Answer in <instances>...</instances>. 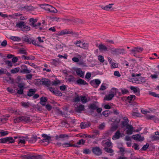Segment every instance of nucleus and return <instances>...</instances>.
Returning a JSON list of instances; mask_svg holds the SVG:
<instances>
[{"label":"nucleus","mask_w":159,"mask_h":159,"mask_svg":"<svg viewBox=\"0 0 159 159\" xmlns=\"http://www.w3.org/2000/svg\"><path fill=\"white\" fill-rule=\"evenodd\" d=\"M16 26L20 29H21L23 31H29L30 30V27L26 25V23L24 21H21L17 23Z\"/></svg>","instance_id":"obj_1"},{"label":"nucleus","mask_w":159,"mask_h":159,"mask_svg":"<svg viewBox=\"0 0 159 159\" xmlns=\"http://www.w3.org/2000/svg\"><path fill=\"white\" fill-rule=\"evenodd\" d=\"M92 151L94 154L97 156L101 155L102 153V150L99 147L97 146L92 147Z\"/></svg>","instance_id":"obj_2"},{"label":"nucleus","mask_w":159,"mask_h":159,"mask_svg":"<svg viewBox=\"0 0 159 159\" xmlns=\"http://www.w3.org/2000/svg\"><path fill=\"white\" fill-rule=\"evenodd\" d=\"M126 53L125 50L123 48H114V51H113L112 54L119 55L123 54Z\"/></svg>","instance_id":"obj_3"},{"label":"nucleus","mask_w":159,"mask_h":159,"mask_svg":"<svg viewBox=\"0 0 159 159\" xmlns=\"http://www.w3.org/2000/svg\"><path fill=\"white\" fill-rule=\"evenodd\" d=\"M29 21L30 23L29 25L35 28L36 29H38L39 27L41 25V23L39 22L37 24H35L34 22L33 21V18H31L29 20Z\"/></svg>","instance_id":"obj_4"},{"label":"nucleus","mask_w":159,"mask_h":159,"mask_svg":"<svg viewBox=\"0 0 159 159\" xmlns=\"http://www.w3.org/2000/svg\"><path fill=\"white\" fill-rule=\"evenodd\" d=\"M123 120L121 121V127L122 128H124L125 127H126L127 125H129L128 123L129 122L128 118L126 117H125L123 118Z\"/></svg>","instance_id":"obj_5"},{"label":"nucleus","mask_w":159,"mask_h":159,"mask_svg":"<svg viewBox=\"0 0 159 159\" xmlns=\"http://www.w3.org/2000/svg\"><path fill=\"white\" fill-rule=\"evenodd\" d=\"M132 138L135 140L139 141H142L144 139L143 137H141L139 134L133 135L132 136Z\"/></svg>","instance_id":"obj_6"},{"label":"nucleus","mask_w":159,"mask_h":159,"mask_svg":"<svg viewBox=\"0 0 159 159\" xmlns=\"http://www.w3.org/2000/svg\"><path fill=\"white\" fill-rule=\"evenodd\" d=\"M76 84L79 85H88V84L84 80L80 78H78V79L76 81Z\"/></svg>","instance_id":"obj_7"},{"label":"nucleus","mask_w":159,"mask_h":159,"mask_svg":"<svg viewBox=\"0 0 159 159\" xmlns=\"http://www.w3.org/2000/svg\"><path fill=\"white\" fill-rule=\"evenodd\" d=\"M143 50V48L141 47H135L130 50L132 52L136 54L137 53H140Z\"/></svg>","instance_id":"obj_8"},{"label":"nucleus","mask_w":159,"mask_h":159,"mask_svg":"<svg viewBox=\"0 0 159 159\" xmlns=\"http://www.w3.org/2000/svg\"><path fill=\"white\" fill-rule=\"evenodd\" d=\"M126 129H127L126 130V134L129 135H131L133 134L134 130V128L131 125H129L126 127Z\"/></svg>","instance_id":"obj_9"},{"label":"nucleus","mask_w":159,"mask_h":159,"mask_svg":"<svg viewBox=\"0 0 159 159\" xmlns=\"http://www.w3.org/2000/svg\"><path fill=\"white\" fill-rule=\"evenodd\" d=\"M21 67L23 70L20 71V73H29L31 72V70L28 69L27 66L25 65H22Z\"/></svg>","instance_id":"obj_10"},{"label":"nucleus","mask_w":159,"mask_h":159,"mask_svg":"<svg viewBox=\"0 0 159 159\" xmlns=\"http://www.w3.org/2000/svg\"><path fill=\"white\" fill-rule=\"evenodd\" d=\"M37 89L35 88L30 89L27 92V95H25V96L26 98H27L26 96L30 97L34 95Z\"/></svg>","instance_id":"obj_11"},{"label":"nucleus","mask_w":159,"mask_h":159,"mask_svg":"<svg viewBox=\"0 0 159 159\" xmlns=\"http://www.w3.org/2000/svg\"><path fill=\"white\" fill-rule=\"evenodd\" d=\"M100 83L101 81L98 79L93 80H91L90 82V84L93 86L94 84L97 85V86L95 87V88H97Z\"/></svg>","instance_id":"obj_12"},{"label":"nucleus","mask_w":159,"mask_h":159,"mask_svg":"<svg viewBox=\"0 0 159 159\" xmlns=\"http://www.w3.org/2000/svg\"><path fill=\"white\" fill-rule=\"evenodd\" d=\"M42 80H43L42 85L46 86L48 87L50 86L51 81L48 79L43 78L42 79Z\"/></svg>","instance_id":"obj_13"},{"label":"nucleus","mask_w":159,"mask_h":159,"mask_svg":"<svg viewBox=\"0 0 159 159\" xmlns=\"http://www.w3.org/2000/svg\"><path fill=\"white\" fill-rule=\"evenodd\" d=\"M62 147L63 148H68L70 147H74L77 148H79L80 146L75 144H71L69 143H65L62 144Z\"/></svg>","instance_id":"obj_14"},{"label":"nucleus","mask_w":159,"mask_h":159,"mask_svg":"<svg viewBox=\"0 0 159 159\" xmlns=\"http://www.w3.org/2000/svg\"><path fill=\"white\" fill-rule=\"evenodd\" d=\"M122 136L121 134L120 133L119 130H117L115 134L112 137V139L114 140L118 139L120 138V137H122Z\"/></svg>","instance_id":"obj_15"},{"label":"nucleus","mask_w":159,"mask_h":159,"mask_svg":"<svg viewBox=\"0 0 159 159\" xmlns=\"http://www.w3.org/2000/svg\"><path fill=\"white\" fill-rule=\"evenodd\" d=\"M130 89L133 91L134 93L137 95H140V90L139 88L138 90L137 89V87H134L133 86H131L130 87Z\"/></svg>","instance_id":"obj_16"},{"label":"nucleus","mask_w":159,"mask_h":159,"mask_svg":"<svg viewBox=\"0 0 159 159\" xmlns=\"http://www.w3.org/2000/svg\"><path fill=\"white\" fill-rule=\"evenodd\" d=\"M20 118L21 121H24L26 122H30L31 121L30 117L25 116H20Z\"/></svg>","instance_id":"obj_17"},{"label":"nucleus","mask_w":159,"mask_h":159,"mask_svg":"<svg viewBox=\"0 0 159 159\" xmlns=\"http://www.w3.org/2000/svg\"><path fill=\"white\" fill-rule=\"evenodd\" d=\"M76 73L77 75L80 77L83 78L84 77V73L80 69H77L76 70Z\"/></svg>","instance_id":"obj_18"},{"label":"nucleus","mask_w":159,"mask_h":159,"mask_svg":"<svg viewBox=\"0 0 159 159\" xmlns=\"http://www.w3.org/2000/svg\"><path fill=\"white\" fill-rule=\"evenodd\" d=\"M91 124L90 123H86L85 122H82L80 125V127L81 129H85L88 128L90 126Z\"/></svg>","instance_id":"obj_19"},{"label":"nucleus","mask_w":159,"mask_h":159,"mask_svg":"<svg viewBox=\"0 0 159 159\" xmlns=\"http://www.w3.org/2000/svg\"><path fill=\"white\" fill-rule=\"evenodd\" d=\"M84 105L80 104L79 106L76 108L75 111L77 112L80 113L82 111L84 110Z\"/></svg>","instance_id":"obj_20"},{"label":"nucleus","mask_w":159,"mask_h":159,"mask_svg":"<svg viewBox=\"0 0 159 159\" xmlns=\"http://www.w3.org/2000/svg\"><path fill=\"white\" fill-rule=\"evenodd\" d=\"M156 135H153L151 137L152 141L159 140V132L156 131L155 132Z\"/></svg>","instance_id":"obj_21"},{"label":"nucleus","mask_w":159,"mask_h":159,"mask_svg":"<svg viewBox=\"0 0 159 159\" xmlns=\"http://www.w3.org/2000/svg\"><path fill=\"white\" fill-rule=\"evenodd\" d=\"M42 6V8L46 10V11H49L51 9L50 8H52L51 7V6L50 5L48 4H42L41 5Z\"/></svg>","instance_id":"obj_22"},{"label":"nucleus","mask_w":159,"mask_h":159,"mask_svg":"<svg viewBox=\"0 0 159 159\" xmlns=\"http://www.w3.org/2000/svg\"><path fill=\"white\" fill-rule=\"evenodd\" d=\"M100 50H103L104 51H107L108 50V48L105 46V45L101 43L99 44L98 47Z\"/></svg>","instance_id":"obj_23"},{"label":"nucleus","mask_w":159,"mask_h":159,"mask_svg":"<svg viewBox=\"0 0 159 159\" xmlns=\"http://www.w3.org/2000/svg\"><path fill=\"white\" fill-rule=\"evenodd\" d=\"M30 39H31V38H28L27 36H25L21 38V39L23 41L26 42L30 44H31Z\"/></svg>","instance_id":"obj_24"},{"label":"nucleus","mask_w":159,"mask_h":159,"mask_svg":"<svg viewBox=\"0 0 159 159\" xmlns=\"http://www.w3.org/2000/svg\"><path fill=\"white\" fill-rule=\"evenodd\" d=\"M52 62H51V64L55 65L56 66H57L60 63V61L59 59H52Z\"/></svg>","instance_id":"obj_25"},{"label":"nucleus","mask_w":159,"mask_h":159,"mask_svg":"<svg viewBox=\"0 0 159 159\" xmlns=\"http://www.w3.org/2000/svg\"><path fill=\"white\" fill-rule=\"evenodd\" d=\"M69 31L66 29L64 30H62L60 32H59L57 34V35L58 36H61L64 35L66 34H69L71 32H69Z\"/></svg>","instance_id":"obj_26"},{"label":"nucleus","mask_w":159,"mask_h":159,"mask_svg":"<svg viewBox=\"0 0 159 159\" xmlns=\"http://www.w3.org/2000/svg\"><path fill=\"white\" fill-rule=\"evenodd\" d=\"M37 139V136L33 135L30 139L28 140V142L30 143H34L36 141Z\"/></svg>","instance_id":"obj_27"},{"label":"nucleus","mask_w":159,"mask_h":159,"mask_svg":"<svg viewBox=\"0 0 159 159\" xmlns=\"http://www.w3.org/2000/svg\"><path fill=\"white\" fill-rule=\"evenodd\" d=\"M107 59L111 65V66H112L113 68L117 67L116 64L112 62V59L110 57H108Z\"/></svg>","instance_id":"obj_28"},{"label":"nucleus","mask_w":159,"mask_h":159,"mask_svg":"<svg viewBox=\"0 0 159 159\" xmlns=\"http://www.w3.org/2000/svg\"><path fill=\"white\" fill-rule=\"evenodd\" d=\"M89 108L90 110H95L98 108V106L95 104L92 103L89 104Z\"/></svg>","instance_id":"obj_29"},{"label":"nucleus","mask_w":159,"mask_h":159,"mask_svg":"<svg viewBox=\"0 0 159 159\" xmlns=\"http://www.w3.org/2000/svg\"><path fill=\"white\" fill-rule=\"evenodd\" d=\"M67 80L70 82H75V77L72 75H70L68 76Z\"/></svg>","instance_id":"obj_30"},{"label":"nucleus","mask_w":159,"mask_h":159,"mask_svg":"<svg viewBox=\"0 0 159 159\" xmlns=\"http://www.w3.org/2000/svg\"><path fill=\"white\" fill-rule=\"evenodd\" d=\"M6 140L7 142H8L9 143H13L15 142V140L13 139L12 137H6Z\"/></svg>","instance_id":"obj_31"},{"label":"nucleus","mask_w":159,"mask_h":159,"mask_svg":"<svg viewBox=\"0 0 159 159\" xmlns=\"http://www.w3.org/2000/svg\"><path fill=\"white\" fill-rule=\"evenodd\" d=\"M56 48L57 50L59 51H62L63 50V47L60 44H57L56 45Z\"/></svg>","instance_id":"obj_32"},{"label":"nucleus","mask_w":159,"mask_h":159,"mask_svg":"<svg viewBox=\"0 0 159 159\" xmlns=\"http://www.w3.org/2000/svg\"><path fill=\"white\" fill-rule=\"evenodd\" d=\"M136 97L134 95H131L127 97L126 98V100L129 101H134L136 99Z\"/></svg>","instance_id":"obj_33"},{"label":"nucleus","mask_w":159,"mask_h":159,"mask_svg":"<svg viewBox=\"0 0 159 159\" xmlns=\"http://www.w3.org/2000/svg\"><path fill=\"white\" fill-rule=\"evenodd\" d=\"M114 97V95L111 93L108 94L106 96L105 98L106 100L109 101L111 100Z\"/></svg>","instance_id":"obj_34"},{"label":"nucleus","mask_w":159,"mask_h":159,"mask_svg":"<svg viewBox=\"0 0 159 159\" xmlns=\"http://www.w3.org/2000/svg\"><path fill=\"white\" fill-rule=\"evenodd\" d=\"M42 136L44 137L45 139H47L48 140V143L47 145L49 143H50V140L51 139V137L50 136H48L46 134H43L42 135Z\"/></svg>","instance_id":"obj_35"},{"label":"nucleus","mask_w":159,"mask_h":159,"mask_svg":"<svg viewBox=\"0 0 159 159\" xmlns=\"http://www.w3.org/2000/svg\"><path fill=\"white\" fill-rule=\"evenodd\" d=\"M11 39L14 41H19L21 40V39L18 37L11 36L10 37Z\"/></svg>","instance_id":"obj_36"},{"label":"nucleus","mask_w":159,"mask_h":159,"mask_svg":"<svg viewBox=\"0 0 159 159\" xmlns=\"http://www.w3.org/2000/svg\"><path fill=\"white\" fill-rule=\"evenodd\" d=\"M80 100L83 103H85L87 102V98L85 96H80Z\"/></svg>","instance_id":"obj_37"},{"label":"nucleus","mask_w":159,"mask_h":159,"mask_svg":"<svg viewBox=\"0 0 159 159\" xmlns=\"http://www.w3.org/2000/svg\"><path fill=\"white\" fill-rule=\"evenodd\" d=\"M10 116L8 115H4L2 118H0V121H7L8 120V118Z\"/></svg>","instance_id":"obj_38"},{"label":"nucleus","mask_w":159,"mask_h":159,"mask_svg":"<svg viewBox=\"0 0 159 159\" xmlns=\"http://www.w3.org/2000/svg\"><path fill=\"white\" fill-rule=\"evenodd\" d=\"M117 90L118 89H117L116 88H112L111 90V94H113L114 95V96L116 95L117 93Z\"/></svg>","instance_id":"obj_39"},{"label":"nucleus","mask_w":159,"mask_h":159,"mask_svg":"<svg viewBox=\"0 0 159 159\" xmlns=\"http://www.w3.org/2000/svg\"><path fill=\"white\" fill-rule=\"evenodd\" d=\"M75 44L78 47L83 48L84 47L83 45L85 44V43H83L81 41H78Z\"/></svg>","instance_id":"obj_40"},{"label":"nucleus","mask_w":159,"mask_h":159,"mask_svg":"<svg viewBox=\"0 0 159 159\" xmlns=\"http://www.w3.org/2000/svg\"><path fill=\"white\" fill-rule=\"evenodd\" d=\"M104 150L106 152L109 153H112L114 151L113 149L111 148H108L107 147H105L104 148Z\"/></svg>","instance_id":"obj_41"},{"label":"nucleus","mask_w":159,"mask_h":159,"mask_svg":"<svg viewBox=\"0 0 159 159\" xmlns=\"http://www.w3.org/2000/svg\"><path fill=\"white\" fill-rule=\"evenodd\" d=\"M20 68L19 67L16 68L11 70V72L12 74H15L19 71Z\"/></svg>","instance_id":"obj_42"},{"label":"nucleus","mask_w":159,"mask_h":159,"mask_svg":"<svg viewBox=\"0 0 159 159\" xmlns=\"http://www.w3.org/2000/svg\"><path fill=\"white\" fill-rule=\"evenodd\" d=\"M21 105L25 107H29V103L28 102H21Z\"/></svg>","instance_id":"obj_43"},{"label":"nucleus","mask_w":159,"mask_h":159,"mask_svg":"<svg viewBox=\"0 0 159 159\" xmlns=\"http://www.w3.org/2000/svg\"><path fill=\"white\" fill-rule=\"evenodd\" d=\"M83 152L86 154H89L91 153V151L89 149L85 148L84 149Z\"/></svg>","instance_id":"obj_44"},{"label":"nucleus","mask_w":159,"mask_h":159,"mask_svg":"<svg viewBox=\"0 0 159 159\" xmlns=\"http://www.w3.org/2000/svg\"><path fill=\"white\" fill-rule=\"evenodd\" d=\"M25 64H28L30 66H33L34 68H37L38 66L36 65L35 64H34L33 63H30L29 61H25Z\"/></svg>","instance_id":"obj_45"},{"label":"nucleus","mask_w":159,"mask_h":159,"mask_svg":"<svg viewBox=\"0 0 159 159\" xmlns=\"http://www.w3.org/2000/svg\"><path fill=\"white\" fill-rule=\"evenodd\" d=\"M40 100L41 103L43 102H46L48 101L47 98L46 97H42L40 98Z\"/></svg>","instance_id":"obj_46"},{"label":"nucleus","mask_w":159,"mask_h":159,"mask_svg":"<svg viewBox=\"0 0 159 159\" xmlns=\"http://www.w3.org/2000/svg\"><path fill=\"white\" fill-rule=\"evenodd\" d=\"M149 146V144L147 143L146 145H144L142 148H141V150L146 151Z\"/></svg>","instance_id":"obj_47"},{"label":"nucleus","mask_w":159,"mask_h":159,"mask_svg":"<svg viewBox=\"0 0 159 159\" xmlns=\"http://www.w3.org/2000/svg\"><path fill=\"white\" fill-rule=\"evenodd\" d=\"M80 96L79 97L78 95L77 96L75 97L74 99V101L75 102H79L80 101Z\"/></svg>","instance_id":"obj_48"},{"label":"nucleus","mask_w":159,"mask_h":159,"mask_svg":"<svg viewBox=\"0 0 159 159\" xmlns=\"http://www.w3.org/2000/svg\"><path fill=\"white\" fill-rule=\"evenodd\" d=\"M85 142V140H84L83 139H81L77 143V144L80 145L81 144H82V145H84Z\"/></svg>","instance_id":"obj_49"},{"label":"nucleus","mask_w":159,"mask_h":159,"mask_svg":"<svg viewBox=\"0 0 159 159\" xmlns=\"http://www.w3.org/2000/svg\"><path fill=\"white\" fill-rule=\"evenodd\" d=\"M0 134L1 136H5L8 134L7 131L2 130V131L0 132Z\"/></svg>","instance_id":"obj_50"},{"label":"nucleus","mask_w":159,"mask_h":159,"mask_svg":"<svg viewBox=\"0 0 159 159\" xmlns=\"http://www.w3.org/2000/svg\"><path fill=\"white\" fill-rule=\"evenodd\" d=\"M118 127L117 125L112 126L111 128V131H114L117 129Z\"/></svg>","instance_id":"obj_51"},{"label":"nucleus","mask_w":159,"mask_h":159,"mask_svg":"<svg viewBox=\"0 0 159 159\" xmlns=\"http://www.w3.org/2000/svg\"><path fill=\"white\" fill-rule=\"evenodd\" d=\"M51 7L52 8H50L51 9L50 10V11H49L50 12H53V13H56L57 12V10L54 7H53L52 6H51Z\"/></svg>","instance_id":"obj_52"},{"label":"nucleus","mask_w":159,"mask_h":159,"mask_svg":"<svg viewBox=\"0 0 159 159\" xmlns=\"http://www.w3.org/2000/svg\"><path fill=\"white\" fill-rule=\"evenodd\" d=\"M149 94L155 97H157V98H159V94H156L155 92H151L149 93Z\"/></svg>","instance_id":"obj_53"},{"label":"nucleus","mask_w":159,"mask_h":159,"mask_svg":"<svg viewBox=\"0 0 159 159\" xmlns=\"http://www.w3.org/2000/svg\"><path fill=\"white\" fill-rule=\"evenodd\" d=\"M98 59L101 62L103 63L104 61V60L103 57L101 55H99L98 56Z\"/></svg>","instance_id":"obj_54"},{"label":"nucleus","mask_w":159,"mask_h":159,"mask_svg":"<svg viewBox=\"0 0 159 159\" xmlns=\"http://www.w3.org/2000/svg\"><path fill=\"white\" fill-rule=\"evenodd\" d=\"M121 90L122 93L123 94H126L129 92L128 90L126 89H121Z\"/></svg>","instance_id":"obj_55"},{"label":"nucleus","mask_w":159,"mask_h":159,"mask_svg":"<svg viewBox=\"0 0 159 159\" xmlns=\"http://www.w3.org/2000/svg\"><path fill=\"white\" fill-rule=\"evenodd\" d=\"M5 80L7 81H9V80H11V83H13V79L11 78V77H9L8 78H5L4 79Z\"/></svg>","instance_id":"obj_56"},{"label":"nucleus","mask_w":159,"mask_h":159,"mask_svg":"<svg viewBox=\"0 0 159 159\" xmlns=\"http://www.w3.org/2000/svg\"><path fill=\"white\" fill-rule=\"evenodd\" d=\"M7 143L6 137L0 139V143Z\"/></svg>","instance_id":"obj_57"},{"label":"nucleus","mask_w":159,"mask_h":159,"mask_svg":"<svg viewBox=\"0 0 159 159\" xmlns=\"http://www.w3.org/2000/svg\"><path fill=\"white\" fill-rule=\"evenodd\" d=\"M35 108L38 111H42V108L41 107H40V106L39 105V104L38 103L35 106Z\"/></svg>","instance_id":"obj_58"},{"label":"nucleus","mask_w":159,"mask_h":159,"mask_svg":"<svg viewBox=\"0 0 159 159\" xmlns=\"http://www.w3.org/2000/svg\"><path fill=\"white\" fill-rule=\"evenodd\" d=\"M5 62L6 64L8 66L11 67L12 66V63L10 61H5Z\"/></svg>","instance_id":"obj_59"},{"label":"nucleus","mask_w":159,"mask_h":159,"mask_svg":"<svg viewBox=\"0 0 159 159\" xmlns=\"http://www.w3.org/2000/svg\"><path fill=\"white\" fill-rule=\"evenodd\" d=\"M34 9V7L32 6H27V10L28 11H33Z\"/></svg>","instance_id":"obj_60"},{"label":"nucleus","mask_w":159,"mask_h":159,"mask_svg":"<svg viewBox=\"0 0 159 159\" xmlns=\"http://www.w3.org/2000/svg\"><path fill=\"white\" fill-rule=\"evenodd\" d=\"M54 94L57 96H62V93L59 91L55 90Z\"/></svg>","instance_id":"obj_61"},{"label":"nucleus","mask_w":159,"mask_h":159,"mask_svg":"<svg viewBox=\"0 0 159 159\" xmlns=\"http://www.w3.org/2000/svg\"><path fill=\"white\" fill-rule=\"evenodd\" d=\"M33 159H42V157L40 155L33 156Z\"/></svg>","instance_id":"obj_62"},{"label":"nucleus","mask_w":159,"mask_h":159,"mask_svg":"<svg viewBox=\"0 0 159 159\" xmlns=\"http://www.w3.org/2000/svg\"><path fill=\"white\" fill-rule=\"evenodd\" d=\"M7 45V40H4L1 44V45L2 47H5Z\"/></svg>","instance_id":"obj_63"},{"label":"nucleus","mask_w":159,"mask_h":159,"mask_svg":"<svg viewBox=\"0 0 159 159\" xmlns=\"http://www.w3.org/2000/svg\"><path fill=\"white\" fill-rule=\"evenodd\" d=\"M45 106V107L48 111H50L52 108V106L48 104H46Z\"/></svg>","instance_id":"obj_64"}]
</instances>
